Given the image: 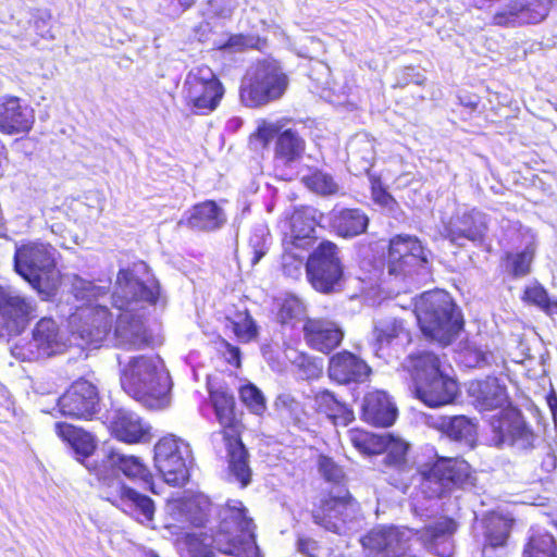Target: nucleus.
Returning a JSON list of instances; mask_svg holds the SVG:
<instances>
[{
	"label": "nucleus",
	"instance_id": "nucleus-52",
	"mask_svg": "<svg viewBox=\"0 0 557 557\" xmlns=\"http://www.w3.org/2000/svg\"><path fill=\"white\" fill-rule=\"evenodd\" d=\"M284 245V255H283V269L284 272L293 277H297L301 272V265L304 261V256L298 252L300 248L293 247L289 244Z\"/></svg>",
	"mask_w": 557,
	"mask_h": 557
},
{
	"label": "nucleus",
	"instance_id": "nucleus-63",
	"mask_svg": "<svg viewBox=\"0 0 557 557\" xmlns=\"http://www.w3.org/2000/svg\"><path fill=\"white\" fill-rule=\"evenodd\" d=\"M178 2L183 8L188 9L196 2V0H178Z\"/></svg>",
	"mask_w": 557,
	"mask_h": 557
},
{
	"label": "nucleus",
	"instance_id": "nucleus-37",
	"mask_svg": "<svg viewBox=\"0 0 557 557\" xmlns=\"http://www.w3.org/2000/svg\"><path fill=\"white\" fill-rule=\"evenodd\" d=\"M305 152V140L294 131L282 132L275 145V161L283 165L298 162Z\"/></svg>",
	"mask_w": 557,
	"mask_h": 557
},
{
	"label": "nucleus",
	"instance_id": "nucleus-24",
	"mask_svg": "<svg viewBox=\"0 0 557 557\" xmlns=\"http://www.w3.org/2000/svg\"><path fill=\"white\" fill-rule=\"evenodd\" d=\"M322 213L313 207H301L295 209L289 219V234L286 235L283 244L308 250L317 239L315 226L319 224Z\"/></svg>",
	"mask_w": 557,
	"mask_h": 557
},
{
	"label": "nucleus",
	"instance_id": "nucleus-31",
	"mask_svg": "<svg viewBox=\"0 0 557 557\" xmlns=\"http://www.w3.org/2000/svg\"><path fill=\"white\" fill-rule=\"evenodd\" d=\"M362 417L368 423L386 428L395 422L397 408L385 392L375 391L364 396Z\"/></svg>",
	"mask_w": 557,
	"mask_h": 557
},
{
	"label": "nucleus",
	"instance_id": "nucleus-40",
	"mask_svg": "<svg viewBox=\"0 0 557 557\" xmlns=\"http://www.w3.org/2000/svg\"><path fill=\"white\" fill-rule=\"evenodd\" d=\"M523 557H557L554 537L545 531H533L523 549Z\"/></svg>",
	"mask_w": 557,
	"mask_h": 557
},
{
	"label": "nucleus",
	"instance_id": "nucleus-49",
	"mask_svg": "<svg viewBox=\"0 0 557 557\" xmlns=\"http://www.w3.org/2000/svg\"><path fill=\"white\" fill-rule=\"evenodd\" d=\"M242 401L256 414L265 410V399L260 389L252 384H247L239 389Z\"/></svg>",
	"mask_w": 557,
	"mask_h": 557
},
{
	"label": "nucleus",
	"instance_id": "nucleus-64",
	"mask_svg": "<svg viewBox=\"0 0 557 557\" xmlns=\"http://www.w3.org/2000/svg\"><path fill=\"white\" fill-rule=\"evenodd\" d=\"M557 404V398L556 397H550L548 398V405L552 409V411L554 412V406Z\"/></svg>",
	"mask_w": 557,
	"mask_h": 557
},
{
	"label": "nucleus",
	"instance_id": "nucleus-56",
	"mask_svg": "<svg viewBox=\"0 0 557 557\" xmlns=\"http://www.w3.org/2000/svg\"><path fill=\"white\" fill-rule=\"evenodd\" d=\"M50 20H51V15L48 12H41L34 20L35 30L44 39H53Z\"/></svg>",
	"mask_w": 557,
	"mask_h": 557
},
{
	"label": "nucleus",
	"instance_id": "nucleus-27",
	"mask_svg": "<svg viewBox=\"0 0 557 557\" xmlns=\"http://www.w3.org/2000/svg\"><path fill=\"white\" fill-rule=\"evenodd\" d=\"M370 373V367L349 351L337 352L330 359L329 375L339 384L364 382Z\"/></svg>",
	"mask_w": 557,
	"mask_h": 557
},
{
	"label": "nucleus",
	"instance_id": "nucleus-17",
	"mask_svg": "<svg viewBox=\"0 0 557 557\" xmlns=\"http://www.w3.org/2000/svg\"><path fill=\"white\" fill-rule=\"evenodd\" d=\"M411 341V332L405 320L393 315L374 320L371 345L379 358L387 360L397 356Z\"/></svg>",
	"mask_w": 557,
	"mask_h": 557
},
{
	"label": "nucleus",
	"instance_id": "nucleus-44",
	"mask_svg": "<svg viewBox=\"0 0 557 557\" xmlns=\"http://www.w3.org/2000/svg\"><path fill=\"white\" fill-rule=\"evenodd\" d=\"M522 299L528 304L536 306L549 315L557 314V300L550 298L547 290L537 283L524 289Z\"/></svg>",
	"mask_w": 557,
	"mask_h": 557
},
{
	"label": "nucleus",
	"instance_id": "nucleus-57",
	"mask_svg": "<svg viewBox=\"0 0 557 557\" xmlns=\"http://www.w3.org/2000/svg\"><path fill=\"white\" fill-rule=\"evenodd\" d=\"M252 46V38L242 34L232 35L227 41L220 46V49L230 50L233 52L242 51L247 47Z\"/></svg>",
	"mask_w": 557,
	"mask_h": 557
},
{
	"label": "nucleus",
	"instance_id": "nucleus-23",
	"mask_svg": "<svg viewBox=\"0 0 557 557\" xmlns=\"http://www.w3.org/2000/svg\"><path fill=\"white\" fill-rule=\"evenodd\" d=\"M107 499L123 511L135 516L141 523H150L153 520L152 499L126 486L120 480L108 486Z\"/></svg>",
	"mask_w": 557,
	"mask_h": 557
},
{
	"label": "nucleus",
	"instance_id": "nucleus-15",
	"mask_svg": "<svg viewBox=\"0 0 557 557\" xmlns=\"http://www.w3.org/2000/svg\"><path fill=\"white\" fill-rule=\"evenodd\" d=\"M37 302L10 285H0V337L17 335L35 318Z\"/></svg>",
	"mask_w": 557,
	"mask_h": 557
},
{
	"label": "nucleus",
	"instance_id": "nucleus-61",
	"mask_svg": "<svg viewBox=\"0 0 557 557\" xmlns=\"http://www.w3.org/2000/svg\"><path fill=\"white\" fill-rule=\"evenodd\" d=\"M359 143L362 144L363 146H366V148H367V156H363L362 158L364 159L367 165L369 166L371 164V160L373 158L372 157V145L369 140L362 139L357 143H354L351 146L357 145Z\"/></svg>",
	"mask_w": 557,
	"mask_h": 557
},
{
	"label": "nucleus",
	"instance_id": "nucleus-47",
	"mask_svg": "<svg viewBox=\"0 0 557 557\" xmlns=\"http://www.w3.org/2000/svg\"><path fill=\"white\" fill-rule=\"evenodd\" d=\"M305 185L317 194L333 195L338 190V186L331 175L317 171L302 178Z\"/></svg>",
	"mask_w": 557,
	"mask_h": 557
},
{
	"label": "nucleus",
	"instance_id": "nucleus-7",
	"mask_svg": "<svg viewBox=\"0 0 557 557\" xmlns=\"http://www.w3.org/2000/svg\"><path fill=\"white\" fill-rule=\"evenodd\" d=\"M55 249L44 243H29L17 248L14 256L16 272L40 295L50 296L59 284Z\"/></svg>",
	"mask_w": 557,
	"mask_h": 557
},
{
	"label": "nucleus",
	"instance_id": "nucleus-16",
	"mask_svg": "<svg viewBox=\"0 0 557 557\" xmlns=\"http://www.w3.org/2000/svg\"><path fill=\"white\" fill-rule=\"evenodd\" d=\"M306 270L317 290L333 292L343 276L337 246L329 240L322 242L308 258Z\"/></svg>",
	"mask_w": 557,
	"mask_h": 557
},
{
	"label": "nucleus",
	"instance_id": "nucleus-8",
	"mask_svg": "<svg viewBox=\"0 0 557 557\" xmlns=\"http://www.w3.org/2000/svg\"><path fill=\"white\" fill-rule=\"evenodd\" d=\"M287 76L275 61L263 60L251 66L240 87V100L248 108L264 106L283 96Z\"/></svg>",
	"mask_w": 557,
	"mask_h": 557
},
{
	"label": "nucleus",
	"instance_id": "nucleus-10",
	"mask_svg": "<svg viewBox=\"0 0 557 557\" xmlns=\"http://www.w3.org/2000/svg\"><path fill=\"white\" fill-rule=\"evenodd\" d=\"M312 519L326 531L347 535L361 527L362 515L359 503L345 491L321 499L312 510Z\"/></svg>",
	"mask_w": 557,
	"mask_h": 557
},
{
	"label": "nucleus",
	"instance_id": "nucleus-32",
	"mask_svg": "<svg viewBox=\"0 0 557 557\" xmlns=\"http://www.w3.org/2000/svg\"><path fill=\"white\" fill-rule=\"evenodd\" d=\"M469 393L481 410L502 408L508 403L506 387L496 377L472 382L469 386Z\"/></svg>",
	"mask_w": 557,
	"mask_h": 557
},
{
	"label": "nucleus",
	"instance_id": "nucleus-26",
	"mask_svg": "<svg viewBox=\"0 0 557 557\" xmlns=\"http://www.w3.org/2000/svg\"><path fill=\"white\" fill-rule=\"evenodd\" d=\"M110 423L112 434L122 442L134 444L150 440V425L131 410H114Z\"/></svg>",
	"mask_w": 557,
	"mask_h": 557
},
{
	"label": "nucleus",
	"instance_id": "nucleus-34",
	"mask_svg": "<svg viewBox=\"0 0 557 557\" xmlns=\"http://www.w3.org/2000/svg\"><path fill=\"white\" fill-rule=\"evenodd\" d=\"M54 429L57 435L73 448L78 460L94 454L96 442L90 433L65 422L55 423Z\"/></svg>",
	"mask_w": 557,
	"mask_h": 557
},
{
	"label": "nucleus",
	"instance_id": "nucleus-12",
	"mask_svg": "<svg viewBox=\"0 0 557 557\" xmlns=\"http://www.w3.org/2000/svg\"><path fill=\"white\" fill-rule=\"evenodd\" d=\"M224 87L207 65L193 67L186 75L182 96L186 106L196 114H209L220 104Z\"/></svg>",
	"mask_w": 557,
	"mask_h": 557
},
{
	"label": "nucleus",
	"instance_id": "nucleus-39",
	"mask_svg": "<svg viewBox=\"0 0 557 557\" xmlns=\"http://www.w3.org/2000/svg\"><path fill=\"white\" fill-rule=\"evenodd\" d=\"M211 502L203 494H193L187 496L182 502V511L186 519L199 527L202 525L210 513Z\"/></svg>",
	"mask_w": 557,
	"mask_h": 557
},
{
	"label": "nucleus",
	"instance_id": "nucleus-43",
	"mask_svg": "<svg viewBox=\"0 0 557 557\" xmlns=\"http://www.w3.org/2000/svg\"><path fill=\"white\" fill-rule=\"evenodd\" d=\"M383 436L384 435H376L358 429L348 431V438L350 443L360 453L366 455H376L383 453Z\"/></svg>",
	"mask_w": 557,
	"mask_h": 557
},
{
	"label": "nucleus",
	"instance_id": "nucleus-22",
	"mask_svg": "<svg viewBox=\"0 0 557 557\" xmlns=\"http://www.w3.org/2000/svg\"><path fill=\"white\" fill-rule=\"evenodd\" d=\"M487 232V216L485 213L471 209L457 212L450 218L445 227V236L457 246L465 243H481Z\"/></svg>",
	"mask_w": 557,
	"mask_h": 557
},
{
	"label": "nucleus",
	"instance_id": "nucleus-38",
	"mask_svg": "<svg viewBox=\"0 0 557 557\" xmlns=\"http://www.w3.org/2000/svg\"><path fill=\"white\" fill-rule=\"evenodd\" d=\"M407 367L412 372L416 385L443 374L440 370V360L432 352L411 355Z\"/></svg>",
	"mask_w": 557,
	"mask_h": 557
},
{
	"label": "nucleus",
	"instance_id": "nucleus-20",
	"mask_svg": "<svg viewBox=\"0 0 557 557\" xmlns=\"http://www.w3.org/2000/svg\"><path fill=\"white\" fill-rule=\"evenodd\" d=\"M58 407L63 416L90 419L99 410L97 387L86 380H78L59 398Z\"/></svg>",
	"mask_w": 557,
	"mask_h": 557
},
{
	"label": "nucleus",
	"instance_id": "nucleus-30",
	"mask_svg": "<svg viewBox=\"0 0 557 557\" xmlns=\"http://www.w3.org/2000/svg\"><path fill=\"white\" fill-rule=\"evenodd\" d=\"M416 393L426 406L436 408L454 401L458 394V385L453 379L441 374L418 383Z\"/></svg>",
	"mask_w": 557,
	"mask_h": 557
},
{
	"label": "nucleus",
	"instance_id": "nucleus-45",
	"mask_svg": "<svg viewBox=\"0 0 557 557\" xmlns=\"http://www.w3.org/2000/svg\"><path fill=\"white\" fill-rule=\"evenodd\" d=\"M382 444L384 445L383 451L386 453L385 462L394 467H401L406 461L408 444L389 434H384Z\"/></svg>",
	"mask_w": 557,
	"mask_h": 557
},
{
	"label": "nucleus",
	"instance_id": "nucleus-13",
	"mask_svg": "<svg viewBox=\"0 0 557 557\" xmlns=\"http://www.w3.org/2000/svg\"><path fill=\"white\" fill-rule=\"evenodd\" d=\"M65 338L51 318L40 319L32 331V338H21L12 347L11 354L21 361H37L64 350Z\"/></svg>",
	"mask_w": 557,
	"mask_h": 557
},
{
	"label": "nucleus",
	"instance_id": "nucleus-55",
	"mask_svg": "<svg viewBox=\"0 0 557 557\" xmlns=\"http://www.w3.org/2000/svg\"><path fill=\"white\" fill-rule=\"evenodd\" d=\"M372 198L375 203L388 211H394L397 207L396 200L381 186L380 182H375L372 185Z\"/></svg>",
	"mask_w": 557,
	"mask_h": 557
},
{
	"label": "nucleus",
	"instance_id": "nucleus-62",
	"mask_svg": "<svg viewBox=\"0 0 557 557\" xmlns=\"http://www.w3.org/2000/svg\"><path fill=\"white\" fill-rule=\"evenodd\" d=\"M280 400L285 405L288 406L290 409H294L298 407V404L294 400L293 397L289 395H283L280 397Z\"/></svg>",
	"mask_w": 557,
	"mask_h": 557
},
{
	"label": "nucleus",
	"instance_id": "nucleus-36",
	"mask_svg": "<svg viewBox=\"0 0 557 557\" xmlns=\"http://www.w3.org/2000/svg\"><path fill=\"white\" fill-rule=\"evenodd\" d=\"M314 405L317 410L325 413L335 425L345 426L355 419L352 410L327 389L320 391L314 395Z\"/></svg>",
	"mask_w": 557,
	"mask_h": 557
},
{
	"label": "nucleus",
	"instance_id": "nucleus-25",
	"mask_svg": "<svg viewBox=\"0 0 557 557\" xmlns=\"http://www.w3.org/2000/svg\"><path fill=\"white\" fill-rule=\"evenodd\" d=\"M304 334L307 344L323 354H330L344 338L342 327L327 319H308L304 325Z\"/></svg>",
	"mask_w": 557,
	"mask_h": 557
},
{
	"label": "nucleus",
	"instance_id": "nucleus-1",
	"mask_svg": "<svg viewBox=\"0 0 557 557\" xmlns=\"http://www.w3.org/2000/svg\"><path fill=\"white\" fill-rule=\"evenodd\" d=\"M159 289L153 278L143 282L128 270L119 271L112 294V304L121 311L112 336L116 348L140 350L151 345L152 336L145 319L147 308L159 297Z\"/></svg>",
	"mask_w": 557,
	"mask_h": 557
},
{
	"label": "nucleus",
	"instance_id": "nucleus-5",
	"mask_svg": "<svg viewBox=\"0 0 557 557\" xmlns=\"http://www.w3.org/2000/svg\"><path fill=\"white\" fill-rule=\"evenodd\" d=\"M71 285L76 300L83 301L70 317L72 332L86 344L97 347L107 338L111 327L108 308L94 304L99 296L107 294V287L96 286L76 274L72 276Z\"/></svg>",
	"mask_w": 557,
	"mask_h": 557
},
{
	"label": "nucleus",
	"instance_id": "nucleus-58",
	"mask_svg": "<svg viewBox=\"0 0 557 557\" xmlns=\"http://www.w3.org/2000/svg\"><path fill=\"white\" fill-rule=\"evenodd\" d=\"M278 127L274 124H263L258 127L255 134L256 140H259L262 146H267L270 140L277 134Z\"/></svg>",
	"mask_w": 557,
	"mask_h": 557
},
{
	"label": "nucleus",
	"instance_id": "nucleus-46",
	"mask_svg": "<svg viewBox=\"0 0 557 557\" xmlns=\"http://www.w3.org/2000/svg\"><path fill=\"white\" fill-rule=\"evenodd\" d=\"M233 331L242 343H249L258 335V327L252 317L247 312H237L231 320Z\"/></svg>",
	"mask_w": 557,
	"mask_h": 557
},
{
	"label": "nucleus",
	"instance_id": "nucleus-42",
	"mask_svg": "<svg viewBox=\"0 0 557 557\" xmlns=\"http://www.w3.org/2000/svg\"><path fill=\"white\" fill-rule=\"evenodd\" d=\"M443 430L455 441H471L476 433V424L466 416H455L443 422Z\"/></svg>",
	"mask_w": 557,
	"mask_h": 557
},
{
	"label": "nucleus",
	"instance_id": "nucleus-48",
	"mask_svg": "<svg viewBox=\"0 0 557 557\" xmlns=\"http://www.w3.org/2000/svg\"><path fill=\"white\" fill-rule=\"evenodd\" d=\"M533 260V250L529 247L518 253L507 255V268L515 276H524L529 273Z\"/></svg>",
	"mask_w": 557,
	"mask_h": 557
},
{
	"label": "nucleus",
	"instance_id": "nucleus-33",
	"mask_svg": "<svg viewBox=\"0 0 557 557\" xmlns=\"http://www.w3.org/2000/svg\"><path fill=\"white\" fill-rule=\"evenodd\" d=\"M226 221L223 210L214 201L196 205L186 220L188 227L197 231H214Z\"/></svg>",
	"mask_w": 557,
	"mask_h": 557
},
{
	"label": "nucleus",
	"instance_id": "nucleus-50",
	"mask_svg": "<svg viewBox=\"0 0 557 557\" xmlns=\"http://www.w3.org/2000/svg\"><path fill=\"white\" fill-rule=\"evenodd\" d=\"M460 358L466 367L476 368L488 364L492 354L473 344H468L460 352Z\"/></svg>",
	"mask_w": 557,
	"mask_h": 557
},
{
	"label": "nucleus",
	"instance_id": "nucleus-51",
	"mask_svg": "<svg viewBox=\"0 0 557 557\" xmlns=\"http://www.w3.org/2000/svg\"><path fill=\"white\" fill-rule=\"evenodd\" d=\"M305 313V307L300 299L296 297L286 298L278 311V320L282 324L292 323L294 320H299Z\"/></svg>",
	"mask_w": 557,
	"mask_h": 557
},
{
	"label": "nucleus",
	"instance_id": "nucleus-4",
	"mask_svg": "<svg viewBox=\"0 0 557 557\" xmlns=\"http://www.w3.org/2000/svg\"><path fill=\"white\" fill-rule=\"evenodd\" d=\"M121 367V385L134 399L149 409H163L171 403V377L159 357H132Z\"/></svg>",
	"mask_w": 557,
	"mask_h": 557
},
{
	"label": "nucleus",
	"instance_id": "nucleus-41",
	"mask_svg": "<svg viewBox=\"0 0 557 557\" xmlns=\"http://www.w3.org/2000/svg\"><path fill=\"white\" fill-rule=\"evenodd\" d=\"M511 522L499 515H492L485 520V547L503 546L509 535Z\"/></svg>",
	"mask_w": 557,
	"mask_h": 557
},
{
	"label": "nucleus",
	"instance_id": "nucleus-59",
	"mask_svg": "<svg viewBox=\"0 0 557 557\" xmlns=\"http://www.w3.org/2000/svg\"><path fill=\"white\" fill-rule=\"evenodd\" d=\"M297 545L298 550L302 555L307 557H318V552L320 547L317 541L309 537H299Z\"/></svg>",
	"mask_w": 557,
	"mask_h": 557
},
{
	"label": "nucleus",
	"instance_id": "nucleus-35",
	"mask_svg": "<svg viewBox=\"0 0 557 557\" xmlns=\"http://www.w3.org/2000/svg\"><path fill=\"white\" fill-rule=\"evenodd\" d=\"M332 227L342 237H354L367 230L369 218L360 209H343L332 214Z\"/></svg>",
	"mask_w": 557,
	"mask_h": 557
},
{
	"label": "nucleus",
	"instance_id": "nucleus-53",
	"mask_svg": "<svg viewBox=\"0 0 557 557\" xmlns=\"http://www.w3.org/2000/svg\"><path fill=\"white\" fill-rule=\"evenodd\" d=\"M249 247L253 255L251 263L256 264L267 252V230L263 226L255 228L249 238Z\"/></svg>",
	"mask_w": 557,
	"mask_h": 557
},
{
	"label": "nucleus",
	"instance_id": "nucleus-2",
	"mask_svg": "<svg viewBox=\"0 0 557 557\" xmlns=\"http://www.w3.org/2000/svg\"><path fill=\"white\" fill-rule=\"evenodd\" d=\"M215 534L203 531L187 533L182 557H214V549L235 557H262L255 539L253 521L247 517L239 500H230L220 510Z\"/></svg>",
	"mask_w": 557,
	"mask_h": 557
},
{
	"label": "nucleus",
	"instance_id": "nucleus-60",
	"mask_svg": "<svg viewBox=\"0 0 557 557\" xmlns=\"http://www.w3.org/2000/svg\"><path fill=\"white\" fill-rule=\"evenodd\" d=\"M226 347H227V351L230 354L228 362H234L237 366H239V357H240L239 348L232 346L230 344H226Z\"/></svg>",
	"mask_w": 557,
	"mask_h": 557
},
{
	"label": "nucleus",
	"instance_id": "nucleus-18",
	"mask_svg": "<svg viewBox=\"0 0 557 557\" xmlns=\"http://www.w3.org/2000/svg\"><path fill=\"white\" fill-rule=\"evenodd\" d=\"M555 0H509L492 16L497 26L517 27L544 21Z\"/></svg>",
	"mask_w": 557,
	"mask_h": 557
},
{
	"label": "nucleus",
	"instance_id": "nucleus-6",
	"mask_svg": "<svg viewBox=\"0 0 557 557\" xmlns=\"http://www.w3.org/2000/svg\"><path fill=\"white\" fill-rule=\"evenodd\" d=\"M414 314L423 335L446 346L462 327V318L448 293L425 292L414 301Z\"/></svg>",
	"mask_w": 557,
	"mask_h": 557
},
{
	"label": "nucleus",
	"instance_id": "nucleus-21",
	"mask_svg": "<svg viewBox=\"0 0 557 557\" xmlns=\"http://www.w3.org/2000/svg\"><path fill=\"white\" fill-rule=\"evenodd\" d=\"M492 428L496 446L509 445L522 450L534 446L536 437L517 411L506 412L492 423Z\"/></svg>",
	"mask_w": 557,
	"mask_h": 557
},
{
	"label": "nucleus",
	"instance_id": "nucleus-11",
	"mask_svg": "<svg viewBox=\"0 0 557 557\" xmlns=\"http://www.w3.org/2000/svg\"><path fill=\"white\" fill-rule=\"evenodd\" d=\"M421 492L428 498H441L470 481V466L458 458H438L420 469Z\"/></svg>",
	"mask_w": 557,
	"mask_h": 557
},
{
	"label": "nucleus",
	"instance_id": "nucleus-54",
	"mask_svg": "<svg viewBox=\"0 0 557 557\" xmlns=\"http://www.w3.org/2000/svg\"><path fill=\"white\" fill-rule=\"evenodd\" d=\"M319 469L322 475L330 482H339L344 476L342 468L327 457L320 458Z\"/></svg>",
	"mask_w": 557,
	"mask_h": 557
},
{
	"label": "nucleus",
	"instance_id": "nucleus-9",
	"mask_svg": "<svg viewBox=\"0 0 557 557\" xmlns=\"http://www.w3.org/2000/svg\"><path fill=\"white\" fill-rule=\"evenodd\" d=\"M215 416L224 430L220 433L225 442L230 470L242 486L250 482V469L248 466V453L242 443L236 430L233 429L234 421V397L223 391H214L210 395Z\"/></svg>",
	"mask_w": 557,
	"mask_h": 557
},
{
	"label": "nucleus",
	"instance_id": "nucleus-28",
	"mask_svg": "<svg viewBox=\"0 0 557 557\" xmlns=\"http://www.w3.org/2000/svg\"><path fill=\"white\" fill-rule=\"evenodd\" d=\"M34 113L17 97L0 98V129L8 134L24 133L32 128Z\"/></svg>",
	"mask_w": 557,
	"mask_h": 557
},
{
	"label": "nucleus",
	"instance_id": "nucleus-29",
	"mask_svg": "<svg viewBox=\"0 0 557 557\" xmlns=\"http://www.w3.org/2000/svg\"><path fill=\"white\" fill-rule=\"evenodd\" d=\"M102 467L117 469L126 478L146 485L152 482V474L139 457L125 455L112 447L103 448Z\"/></svg>",
	"mask_w": 557,
	"mask_h": 557
},
{
	"label": "nucleus",
	"instance_id": "nucleus-14",
	"mask_svg": "<svg viewBox=\"0 0 557 557\" xmlns=\"http://www.w3.org/2000/svg\"><path fill=\"white\" fill-rule=\"evenodd\" d=\"M193 454L189 444L174 435L162 437L154 446V465L164 481L173 486L185 484L189 479Z\"/></svg>",
	"mask_w": 557,
	"mask_h": 557
},
{
	"label": "nucleus",
	"instance_id": "nucleus-19",
	"mask_svg": "<svg viewBox=\"0 0 557 557\" xmlns=\"http://www.w3.org/2000/svg\"><path fill=\"white\" fill-rule=\"evenodd\" d=\"M430 251L417 237L398 235L389 243L388 273L409 275L416 269H422L429 261Z\"/></svg>",
	"mask_w": 557,
	"mask_h": 557
},
{
	"label": "nucleus",
	"instance_id": "nucleus-3",
	"mask_svg": "<svg viewBox=\"0 0 557 557\" xmlns=\"http://www.w3.org/2000/svg\"><path fill=\"white\" fill-rule=\"evenodd\" d=\"M457 524L453 519L441 518L428 525L420 534L424 547L438 557H453L455 545L453 534ZM417 533L407 528L379 525L361 539L362 546L373 552L384 553L385 557H417L411 554L412 541Z\"/></svg>",
	"mask_w": 557,
	"mask_h": 557
}]
</instances>
